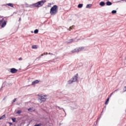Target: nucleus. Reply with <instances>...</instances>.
<instances>
[{"mask_svg":"<svg viewBox=\"0 0 126 126\" xmlns=\"http://www.w3.org/2000/svg\"><path fill=\"white\" fill-rule=\"evenodd\" d=\"M57 8H58V6L54 5L50 9V14L56 15L57 13Z\"/></svg>","mask_w":126,"mask_h":126,"instance_id":"nucleus-1","label":"nucleus"},{"mask_svg":"<svg viewBox=\"0 0 126 126\" xmlns=\"http://www.w3.org/2000/svg\"><path fill=\"white\" fill-rule=\"evenodd\" d=\"M45 2H46V0H42L34 4V5L35 7H40L42 6Z\"/></svg>","mask_w":126,"mask_h":126,"instance_id":"nucleus-2","label":"nucleus"},{"mask_svg":"<svg viewBox=\"0 0 126 126\" xmlns=\"http://www.w3.org/2000/svg\"><path fill=\"white\" fill-rule=\"evenodd\" d=\"M38 96L39 97V100H40L41 102H45L46 100H47V98H46V97H47L48 95L43 94H38Z\"/></svg>","mask_w":126,"mask_h":126,"instance_id":"nucleus-3","label":"nucleus"},{"mask_svg":"<svg viewBox=\"0 0 126 126\" xmlns=\"http://www.w3.org/2000/svg\"><path fill=\"white\" fill-rule=\"evenodd\" d=\"M78 76V74H76L74 77H73L71 79L73 82H75L76 81H77V78Z\"/></svg>","mask_w":126,"mask_h":126,"instance_id":"nucleus-4","label":"nucleus"},{"mask_svg":"<svg viewBox=\"0 0 126 126\" xmlns=\"http://www.w3.org/2000/svg\"><path fill=\"white\" fill-rule=\"evenodd\" d=\"M10 72L11 73H16V72H17V69H15V68H11Z\"/></svg>","mask_w":126,"mask_h":126,"instance_id":"nucleus-5","label":"nucleus"},{"mask_svg":"<svg viewBox=\"0 0 126 126\" xmlns=\"http://www.w3.org/2000/svg\"><path fill=\"white\" fill-rule=\"evenodd\" d=\"M76 49H77V53H78L79 52H81V51L84 49V47H79V48H76Z\"/></svg>","mask_w":126,"mask_h":126,"instance_id":"nucleus-6","label":"nucleus"},{"mask_svg":"<svg viewBox=\"0 0 126 126\" xmlns=\"http://www.w3.org/2000/svg\"><path fill=\"white\" fill-rule=\"evenodd\" d=\"M37 83H39V80H36L32 82V85H35V84H37Z\"/></svg>","mask_w":126,"mask_h":126,"instance_id":"nucleus-7","label":"nucleus"},{"mask_svg":"<svg viewBox=\"0 0 126 126\" xmlns=\"http://www.w3.org/2000/svg\"><path fill=\"white\" fill-rule=\"evenodd\" d=\"M105 3V2L104 1H101L100 3H99V5H100V6H104Z\"/></svg>","mask_w":126,"mask_h":126,"instance_id":"nucleus-8","label":"nucleus"},{"mask_svg":"<svg viewBox=\"0 0 126 126\" xmlns=\"http://www.w3.org/2000/svg\"><path fill=\"white\" fill-rule=\"evenodd\" d=\"M6 25V22L4 21L2 23L1 27L2 28H3V27H5V26Z\"/></svg>","mask_w":126,"mask_h":126,"instance_id":"nucleus-9","label":"nucleus"},{"mask_svg":"<svg viewBox=\"0 0 126 126\" xmlns=\"http://www.w3.org/2000/svg\"><path fill=\"white\" fill-rule=\"evenodd\" d=\"M106 3V5H108V6L112 5V3L110 1H107Z\"/></svg>","mask_w":126,"mask_h":126,"instance_id":"nucleus-10","label":"nucleus"},{"mask_svg":"<svg viewBox=\"0 0 126 126\" xmlns=\"http://www.w3.org/2000/svg\"><path fill=\"white\" fill-rule=\"evenodd\" d=\"M82 6H83V4L82 3H80L78 5V8H81Z\"/></svg>","mask_w":126,"mask_h":126,"instance_id":"nucleus-11","label":"nucleus"},{"mask_svg":"<svg viewBox=\"0 0 126 126\" xmlns=\"http://www.w3.org/2000/svg\"><path fill=\"white\" fill-rule=\"evenodd\" d=\"M91 6H92V4H88L87 5L86 7V8H90V7H91Z\"/></svg>","mask_w":126,"mask_h":126,"instance_id":"nucleus-12","label":"nucleus"},{"mask_svg":"<svg viewBox=\"0 0 126 126\" xmlns=\"http://www.w3.org/2000/svg\"><path fill=\"white\" fill-rule=\"evenodd\" d=\"M73 81L71 79V80L68 81V84H71V83H73Z\"/></svg>","mask_w":126,"mask_h":126,"instance_id":"nucleus-13","label":"nucleus"},{"mask_svg":"<svg viewBox=\"0 0 126 126\" xmlns=\"http://www.w3.org/2000/svg\"><path fill=\"white\" fill-rule=\"evenodd\" d=\"M71 53H73V54H74V53H77V49H75L74 50H72L71 51Z\"/></svg>","mask_w":126,"mask_h":126,"instance_id":"nucleus-14","label":"nucleus"},{"mask_svg":"<svg viewBox=\"0 0 126 126\" xmlns=\"http://www.w3.org/2000/svg\"><path fill=\"white\" fill-rule=\"evenodd\" d=\"M57 108H58V109H59L60 110H63V112L65 113V114H66L65 113V111L64 110V109H63V108H61L60 107V106H57Z\"/></svg>","mask_w":126,"mask_h":126,"instance_id":"nucleus-15","label":"nucleus"},{"mask_svg":"<svg viewBox=\"0 0 126 126\" xmlns=\"http://www.w3.org/2000/svg\"><path fill=\"white\" fill-rule=\"evenodd\" d=\"M7 5H8V6H10L11 7H13V5L11 3H7Z\"/></svg>","mask_w":126,"mask_h":126,"instance_id":"nucleus-16","label":"nucleus"},{"mask_svg":"<svg viewBox=\"0 0 126 126\" xmlns=\"http://www.w3.org/2000/svg\"><path fill=\"white\" fill-rule=\"evenodd\" d=\"M73 41H74L73 39H70L68 41L67 43L68 44L69 43H71L72 42H73Z\"/></svg>","mask_w":126,"mask_h":126,"instance_id":"nucleus-17","label":"nucleus"},{"mask_svg":"<svg viewBox=\"0 0 126 126\" xmlns=\"http://www.w3.org/2000/svg\"><path fill=\"white\" fill-rule=\"evenodd\" d=\"M4 118H5V114L0 117V120H3Z\"/></svg>","mask_w":126,"mask_h":126,"instance_id":"nucleus-18","label":"nucleus"},{"mask_svg":"<svg viewBox=\"0 0 126 126\" xmlns=\"http://www.w3.org/2000/svg\"><path fill=\"white\" fill-rule=\"evenodd\" d=\"M39 32V30L38 29H36L34 31V34H37V33Z\"/></svg>","mask_w":126,"mask_h":126,"instance_id":"nucleus-19","label":"nucleus"},{"mask_svg":"<svg viewBox=\"0 0 126 126\" xmlns=\"http://www.w3.org/2000/svg\"><path fill=\"white\" fill-rule=\"evenodd\" d=\"M111 13L112 14H115V13H117V10H113L112 11Z\"/></svg>","mask_w":126,"mask_h":126,"instance_id":"nucleus-20","label":"nucleus"},{"mask_svg":"<svg viewBox=\"0 0 126 126\" xmlns=\"http://www.w3.org/2000/svg\"><path fill=\"white\" fill-rule=\"evenodd\" d=\"M110 99L109 98H107V99H106V101H105V105H108V101H109V100Z\"/></svg>","mask_w":126,"mask_h":126,"instance_id":"nucleus-21","label":"nucleus"},{"mask_svg":"<svg viewBox=\"0 0 126 126\" xmlns=\"http://www.w3.org/2000/svg\"><path fill=\"white\" fill-rule=\"evenodd\" d=\"M22 112V111H21V110H19V111H18L16 112V114H21Z\"/></svg>","mask_w":126,"mask_h":126,"instance_id":"nucleus-22","label":"nucleus"},{"mask_svg":"<svg viewBox=\"0 0 126 126\" xmlns=\"http://www.w3.org/2000/svg\"><path fill=\"white\" fill-rule=\"evenodd\" d=\"M12 120L13 123H15L16 122V118H12Z\"/></svg>","mask_w":126,"mask_h":126,"instance_id":"nucleus-23","label":"nucleus"},{"mask_svg":"<svg viewBox=\"0 0 126 126\" xmlns=\"http://www.w3.org/2000/svg\"><path fill=\"white\" fill-rule=\"evenodd\" d=\"M33 108H29L28 109V111H29V112H32V109Z\"/></svg>","mask_w":126,"mask_h":126,"instance_id":"nucleus-24","label":"nucleus"},{"mask_svg":"<svg viewBox=\"0 0 126 126\" xmlns=\"http://www.w3.org/2000/svg\"><path fill=\"white\" fill-rule=\"evenodd\" d=\"M32 49H37V46L33 45V46H32Z\"/></svg>","mask_w":126,"mask_h":126,"instance_id":"nucleus-25","label":"nucleus"},{"mask_svg":"<svg viewBox=\"0 0 126 126\" xmlns=\"http://www.w3.org/2000/svg\"><path fill=\"white\" fill-rule=\"evenodd\" d=\"M16 101V98H14L12 101V104H13L15 101Z\"/></svg>","mask_w":126,"mask_h":126,"instance_id":"nucleus-26","label":"nucleus"},{"mask_svg":"<svg viewBox=\"0 0 126 126\" xmlns=\"http://www.w3.org/2000/svg\"><path fill=\"white\" fill-rule=\"evenodd\" d=\"M3 20H4V19H2V20H0V23H2V22H3Z\"/></svg>","mask_w":126,"mask_h":126,"instance_id":"nucleus-27","label":"nucleus"},{"mask_svg":"<svg viewBox=\"0 0 126 126\" xmlns=\"http://www.w3.org/2000/svg\"><path fill=\"white\" fill-rule=\"evenodd\" d=\"M36 126H42V124L41 123H40L39 124H37V125H36Z\"/></svg>","mask_w":126,"mask_h":126,"instance_id":"nucleus-28","label":"nucleus"},{"mask_svg":"<svg viewBox=\"0 0 126 126\" xmlns=\"http://www.w3.org/2000/svg\"><path fill=\"white\" fill-rule=\"evenodd\" d=\"M48 55H51V56H54V55L52 53H49Z\"/></svg>","mask_w":126,"mask_h":126,"instance_id":"nucleus-29","label":"nucleus"},{"mask_svg":"<svg viewBox=\"0 0 126 126\" xmlns=\"http://www.w3.org/2000/svg\"><path fill=\"white\" fill-rule=\"evenodd\" d=\"M8 124L10 125V126H12V125H13L12 123H10V122H9Z\"/></svg>","mask_w":126,"mask_h":126,"instance_id":"nucleus-30","label":"nucleus"},{"mask_svg":"<svg viewBox=\"0 0 126 126\" xmlns=\"http://www.w3.org/2000/svg\"><path fill=\"white\" fill-rule=\"evenodd\" d=\"M124 92L126 91V86L124 87Z\"/></svg>","mask_w":126,"mask_h":126,"instance_id":"nucleus-31","label":"nucleus"},{"mask_svg":"<svg viewBox=\"0 0 126 126\" xmlns=\"http://www.w3.org/2000/svg\"><path fill=\"white\" fill-rule=\"evenodd\" d=\"M22 60L23 59L21 57L19 59V61H22Z\"/></svg>","mask_w":126,"mask_h":126,"instance_id":"nucleus-32","label":"nucleus"},{"mask_svg":"<svg viewBox=\"0 0 126 126\" xmlns=\"http://www.w3.org/2000/svg\"><path fill=\"white\" fill-rule=\"evenodd\" d=\"M41 57H42V56H41V55H40V56H39L38 57V58H37V59H41Z\"/></svg>","mask_w":126,"mask_h":126,"instance_id":"nucleus-33","label":"nucleus"},{"mask_svg":"<svg viewBox=\"0 0 126 126\" xmlns=\"http://www.w3.org/2000/svg\"><path fill=\"white\" fill-rule=\"evenodd\" d=\"M74 26H72V27H70V29H72V27H73Z\"/></svg>","mask_w":126,"mask_h":126,"instance_id":"nucleus-34","label":"nucleus"},{"mask_svg":"<svg viewBox=\"0 0 126 126\" xmlns=\"http://www.w3.org/2000/svg\"><path fill=\"white\" fill-rule=\"evenodd\" d=\"M5 99H6V97H4L3 99V100H5Z\"/></svg>","mask_w":126,"mask_h":126,"instance_id":"nucleus-35","label":"nucleus"},{"mask_svg":"<svg viewBox=\"0 0 126 126\" xmlns=\"http://www.w3.org/2000/svg\"><path fill=\"white\" fill-rule=\"evenodd\" d=\"M40 56H41V57H43V56H44V54H41Z\"/></svg>","mask_w":126,"mask_h":126,"instance_id":"nucleus-36","label":"nucleus"},{"mask_svg":"<svg viewBox=\"0 0 126 126\" xmlns=\"http://www.w3.org/2000/svg\"><path fill=\"white\" fill-rule=\"evenodd\" d=\"M20 20H21V18H19V21H20Z\"/></svg>","mask_w":126,"mask_h":126,"instance_id":"nucleus-37","label":"nucleus"},{"mask_svg":"<svg viewBox=\"0 0 126 126\" xmlns=\"http://www.w3.org/2000/svg\"><path fill=\"white\" fill-rule=\"evenodd\" d=\"M43 54V56H44V55H46V53H44Z\"/></svg>","mask_w":126,"mask_h":126,"instance_id":"nucleus-38","label":"nucleus"},{"mask_svg":"<svg viewBox=\"0 0 126 126\" xmlns=\"http://www.w3.org/2000/svg\"><path fill=\"white\" fill-rule=\"evenodd\" d=\"M113 93H111V95H113Z\"/></svg>","mask_w":126,"mask_h":126,"instance_id":"nucleus-39","label":"nucleus"},{"mask_svg":"<svg viewBox=\"0 0 126 126\" xmlns=\"http://www.w3.org/2000/svg\"><path fill=\"white\" fill-rule=\"evenodd\" d=\"M45 55H48V53H46L45 54Z\"/></svg>","mask_w":126,"mask_h":126,"instance_id":"nucleus-40","label":"nucleus"},{"mask_svg":"<svg viewBox=\"0 0 126 126\" xmlns=\"http://www.w3.org/2000/svg\"><path fill=\"white\" fill-rule=\"evenodd\" d=\"M49 62H53V61H49Z\"/></svg>","mask_w":126,"mask_h":126,"instance_id":"nucleus-41","label":"nucleus"},{"mask_svg":"<svg viewBox=\"0 0 126 126\" xmlns=\"http://www.w3.org/2000/svg\"><path fill=\"white\" fill-rule=\"evenodd\" d=\"M34 126H37V125H34Z\"/></svg>","mask_w":126,"mask_h":126,"instance_id":"nucleus-42","label":"nucleus"},{"mask_svg":"<svg viewBox=\"0 0 126 126\" xmlns=\"http://www.w3.org/2000/svg\"><path fill=\"white\" fill-rule=\"evenodd\" d=\"M104 108H106V106L104 107Z\"/></svg>","mask_w":126,"mask_h":126,"instance_id":"nucleus-43","label":"nucleus"},{"mask_svg":"<svg viewBox=\"0 0 126 126\" xmlns=\"http://www.w3.org/2000/svg\"><path fill=\"white\" fill-rule=\"evenodd\" d=\"M100 119V118H98L97 120H99Z\"/></svg>","mask_w":126,"mask_h":126,"instance_id":"nucleus-44","label":"nucleus"},{"mask_svg":"<svg viewBox=\"0 0 126 126\" xmlns=\"http://www.w3.org/2000/svg\"><path fill=\"white\" fill-rule=\"evenodd\" d=\"M101 115H102V113H101Z\"/></svg>","mask_w":126,"mask_h":126,"instance_id":"nucleus-45","label":"nucleus"},{"mask_svg":"<svg viewBox=\"0 0 126 126\" xmlns=\"http://www.w3.org/2000/svg\"><path fill=\"white\" fill-rule=\"evenodd\" d=\"M101 113H103V111Z\"/></svg>","mask_w":126,"mask_h":126,"instance_id":"nucleus-46","label":"nucleus"},{"mask_svg":"<svg viewBox=\"0 0 126 126\" xmlns=\"http://www.w3.org/2000/svg\"><path fill=\"white\" fill-rule=\"evenodd\" d=\"M101 113H103V111Z\"/></svg>","mask_w":126,"mask_h":126,"instance_id":"nucleus-47","label":"nucleus"}]
</instances>
